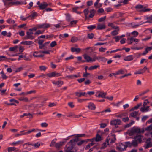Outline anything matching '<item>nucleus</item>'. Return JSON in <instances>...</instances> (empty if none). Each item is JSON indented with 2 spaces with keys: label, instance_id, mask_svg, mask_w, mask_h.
<instances>
[{
  "label": "nucleus",
  "instance_id": "nucleus-1",
  "mask_svg": "<svg viewBox=\"0 0 152 152\" xmlns=\"http://www.w3.org/2000/svg\"><path fill=\"white\" fill-rule=\"evenodd\" d=\"M76 141V139L71 140L67 143L66 145V149L65 150L66 152H74L72 150L74 146V143Z\"/></svg>",
  "mask_w": 152,
  "mask_h": 152
},
{
  "label": "nucleus",
  "instance_id": "nucleus-2",
  "mask_svg": "<svg viewBox=\"0 0 152 152\" xmlns=\"http://www.w3.org/2000/svg\"><path fill=\"white\" fill-rule=\"evenodd\" d=\"M144 130L142 129L141 130V129L138 127H134L132 128L129 133V135L130 136H132L136 134H140V133H144Z\"/></svg>",
  "mask_w": 152,
  "mask_h": 152
},
{
  "label": "nucleus",
  "instance_id": "nucleus-3",
  "mask_svg": "<svg viewBox=\"0 0 152 152\" xmlns=\"http://www.w3.org/2000/svg\"><path fill=\"white\" fill-rule=\"evenodd\" d=\"M22 3H23L24 4H26V1H25L24 2H22L21 1H16L15 2H10L8 3L7 4V7H9L14 5L16 6L19 4H21Z\"/></svg>",
  "mask_w": 152,
  "mask_h": 152
},
{
  "label": "nucleus",
  "instance_id": "nucleus-4",
  "mask_svg": "<svg viewBox=\"0 0 152 152\" xmlns=\"http://www.w3.org/2000/svg\"><path fill=\"white\" fill-rule=\"evenodd\" d=\"M22 3H23L24 4H26V1H25L24 2H22L21 1H16L15 2H10L8 3L7 4V7H9L14 5L16 6L19 4H21Z\"/></svg>",
  "mask_w": 152,
  "mask_h": 152
},
{
  "label": "nucleus",
  "instance_id": "nucleus-5",
  "mask_svg": "<svg viewBox=\"0 0 152 152\" xmlns=\"http://www.w3.org/2000/svg\"><path fill=\"white\" fill-rule=\"evenodd\" d=\"M26 35L24 37V39H33L34 38V37L32 36V35L33 34L32 31H27Z\"/></svg>",
  "mask_w": 152,
  "mask_h": 152
},
{
  "label": "nucleus",
  "instance_id": "nucleus-6",
  "mask_svg": "<svg viewBox=\"0 0 152 152\" xmlns=\"http://www.w3.org/2000/svg\"><path fill=\"white\" fill-rule=\"evenodd\" d=\"M121 122L120 119H116L111 120L110 122V124L113 125H120Z\"/></svg>",
  "mask_w": 152,
  "mask_h": 152
},
{
  "label": "nucleus",
  "instance_id": "nucleus-7",
  "mask_svg": "<svg viewBox=\"0 0 152 152\" xmlns=\"http://www.w3.org/2000/svg\"><path fill=\"white\" fill-rule=\"evenodd\" d=\"M48 6V4L46 2H43L41 3L40 5L38 6L39 9L41 10H43L45 8V9L44 10L45 11L48 12V8H46V7Z\"/></svg>",
  "mask_w": 152,
  "mask_h": 152
},
{
  "label": "nucleus",
  "instance_id": "nucleus-8",
  "mask_svg": "<svg viewBox=\"0 0 152 152\" xmlns=\"http://www.w3.org/2000/svg\"><path fill=\"white\" fill-rule=\"evenodd\" d=\"M143 136L141 135H137L134 137V139L138 143H141L142 142V137Z\"/></svg>",
  "mask_w": 152,
  "mask_h": 152
},
{
  "label": "nucleus",
  "instance_id": "nucleus-9",
  "mask_svg": "<svg viewBox=\"0 0 152 152\" xmlns=\"http://www.w3.org/2000/svg\"><path fill=\"white\" fill-rule=\"evenodd\" d=\"M117 149L120 151H122L126 149V146L125 144L121 143L119 144L118 146L117 147Z\"/></svg>",
  "mask_w": 152,
  "mask_h": 152
},
{
  "label": "nucleus",
  "instance_id": "nucleus-10",
  "mask_svg": "<svg viewBox=\"0 0 152 152\" xmlns=\"http://www.w3.org/2000/svg\"><path fill=\"white\" fill-rule=\"evenodd\" d=\"M39 77L42 78L43 81L46 83L47 82V79L48 78V74H42L39 76Z\"/></svg>",
  "mask_w": 152,
  "mask_h": 152
},
{
  "label": "nucleus",
  "instance_id": "nucleus-11",
  "mask_svg": "<svg viewBox=\"0 0 152 152\" xmlns=\"http://www.w3.org/2000/svg\"><path fill=\"white\" fill-rule=\"evenodd\" d=\"M87 107L88 108L92 110H94L96 108L95 105L93 103L91 102H90L89 103Z\"/></svg>",
  "mask_w": 152,
  "mask_h": 152
},
{
  "label": "nucleus",
  "instance_id": "nucleus-12",
  "mask_svg": "<svg viewBox=\"0 0 152 152\" xmlns=\"http://www.w3.org/2000/svg\"><path fill=\"white\" fill-rule=\"evenodd\" d=\"M63 82L62 81H53V83L56 85L58 87H61L63 84Z\"/></svg>",
  "mask_w": 152,
  "mask_h": 152
},
{
  "label": "nucleus",
  "instance_id": "nucleus-13",
  "mask_svg": "<svg viewBox=\"0 0 152 152\" xmlns=\"http://www.w3.org/2000/svg\"><path fill=\"white\" fill-rule=\"evenodd\" d=\"M106 95V93L103 92H99L98 96L96 95V96L98 97H101L102 98H105V96Z\"/></svg>",
  "mask_w": 152,
  "mask_h": 152
},
{
  "label": "nucleus",
  "instance_id": "nucleus-14",
  "mask_svg": "<svg viewBox=\"0 0 152 152\" xmlns=\"http://www.w3.org/2000/svg\"><path fill=\"white\" fill-rule=\"evenodd\" d=\"M94 139H89V140H90L91 141V142L88 145H87L86 148L85 149L86 150H87L91 146H93L94 144L95 143L93 142V140Z\"/></svg>",
  "mask_w": 152,
  "mask_h": 152
},
{
  "label": "nucleus",
  "instance_id": "nucleus-15",
  "mask_svg": "<svg viewBox=\"0 0 152 152\" xmlns=\"http://www.w3.org/2000/svg\"><path fill=\"white\" fill-rule=\"evenodd\" d=\"M96 11L94 9H92L89 11L90 13L88 17L89 18H92L95 15Z\"/></svg>",
  "mask_w": 152,
  "mask_h": 152
},
{
  "label": "nucleus",
  "instance_id": "nucleus-16",
  "mask_svg": "<svg viewBox=\"0 0 152 152\" xmlns=\"http://www.w3.org/2000/svg\"><path fill=\"white\" fill-rule=\"evenodd\" d=\"M84 59L87 62H91V58L86 54L83 55Z\"/></svg>",
  "mask_w": 152,
  "mask_h": 152
},
{
  "label": "nucleus",
  "instance_id": "nucleus-17",
  "mask_svg": "<svg viewBox=\"0 0 152 152\" xmlns=\"http://www.w3.org/2000/svg\"><path fill=\"white\" fill-rule=\"evenodd\" d=\"M149 106H147L146 107H142L140 109V110L142 112H144L145 111H148L149 110Z\"/></svg>",
  "mask_w": 152,
  "mask_h": 152
},
{
  "label": "nucleus",
  "instance_id": "nucleus-18",
  "mask_svg": "<svg viewBox=\"0 0 152 152\" xmlns=\"http://www.w3.org/2000/svg\"><path fill=\"white\" fill-rule=\"evenodd\" d=\"M105 26L104 24H98L97 25L96 29L97 30H102L105 28Z\"/></svg>",
  "mask_w": 152,
  "mask_h": 152
},
{
  "label": "nucleus",
  "instance_id": "nucleus-19",
  "mask_svg": "<svg viewBox=\"0 0 152 152\" xmlns=\"http://www.w3.org/2000/svg\"><path fill=\"white\" fill-rule=\"evenodd\" d=\"M75 94L76 95L79 97H81L83 96H84L86 94V92H76Z\"/></svg>",
  "mask_w": 152,
  "mask_h": 152
},
{
  "label": "nucleus",
  "instance_id": "nucleus-20",
  "mask_svg": "<svg viewBox=\"0 0 152 152\" xmlns=\"http://www.w3.org/2000/svg\"><path fill=\"white\" fill-rule=\"evenodd\" d=\"M132 55H130L125 57L124 60L125 61H130L132 60L133 59Z\"/></svg>",
  "mask_w": 152,
  "mask_h": 152
},
{
  "label": "nucleus",
  "instance_id": "nucleus-21",
  "mask_svg": "<svg viewBox=\"0 0 152 152\" xmlns=\"http://www.w3.org/2000/svg\"><path fill=\"white\" fill-rule=\"evenodd\" d=\"M37 28H48V24H39L37 25Z\"/></svg>",
  "mask_w": 152,
  "mask_h": 152
},
{
  "label": "nucleus",
  "instance_id": "nucleus-22",
  "mask_svg": "<svg viewBox=\"0 0 152 152\" xmlns=\"http://www.w3.org/2000/svg\"><path fill=\"white\" fill-rule=\"evenodd\" d=\"M71 51L72 52H76L77 53H79L81 51V49L80 48H72L71 49Z\"/></svg>",
  "mask_w": 152,
  "mask_h": 152
},
{
  "label": "nucleus",
  "instance_id": "nucleus-23",
  "mask_svg": "<svg viewBox=\"0 0 152 152\" xmlns=\"http://www.w3.org/2000/svg\"><path fill=\"white\" fill-rule=\"evenodd\" d=\"M89 139H87L86 140H82L80 142H77V145L78 146H81L82 144L84 142H87L89 141Z\"/></svg>",
  "mask_w": 152,
  "mask_h": 152
},
{
  "label": "nucleus",
  "instance_id": "nucleus-24",
  "mask_svg": "<svg viewBox=\"0 0 152 152\" xmlns=\"http://www.w3.org/2000/svg\"><path fill=\"white\" fill-rule=\"evenodd\" d=\"M64 144V142H60L59 143H56L55 144V146L57 148H59Z\"/></svg>",
  "mask_w": 152,
  "mask_h": 152
},
{
  "label": "nucleus",
  "instance_id": "nucleus-25",
  "mask_svg": "<svg viewBox=\"0 0 152 152\" xmlns=\"http://www.w3.org/2000/svg\"><path fill=\"white\" fill-rule=\"evenodd\" d=\"M23 141L19 140L15 142H13L11 144L12 145L15 146L16 145L19 144L20 143L22 144L23 143Z\"/></svg>",
  "mask_w": 152,
  "mask_h": 152
},
{
  "label": "nucleus",
  "instance_id": "nucleus-26",
  "mask_svg": "<svg viewBox=\"0 0 152 152\" xmlns=\"http://www.w3.org/2000/svg\"><path fill=\"white\" fill-rule=\"evenodd\" d=\"M108 26L111 27L112 28L115 29H118V31H119V27L118 26H116L112 23H109L108 24Z\"/></svg>",
  "mask_w": 152,
  "mask_h": 152
},
{
  "label": "nucleus",
  "instance_id": "nucleus-27",
  "mask_svg": "<svg viewBox=\"0 0 152 152\" xmlns=\"http://www.w3.org/2000/svg\"><path fill=\"white\" fill-rule=\"evenodd\" d=\"M94 140H95L96 142H98L101 140V137L100 135L97 134L95 138H94Z\"/></svg>",
  "mask_w": 152,
  "mask_h": 152
},
{
  "label": "nucleus",
  "instance_id": "nucleus-28",
  "mask_svg": "<svg viewBox=\"0 0 152 152\" xmlns=\"http://www.w3.org/2000/svg\"><path fill=\"white\" fill-rule=\"evenodd\" d=\"M134 38L133 37H131L130 38H128L127 39V43L129 44H131L134 42Z\"/></svg>",
  "mask_w": 152,
  "mask_h": 152
},
{
  "label": "nucleus",
  "instance_id": "nucleus-29",
  "mask_svg": "<svg viewBox=\"0 0 152 152\" xmlns=\"http://www.w3.org/2000/svg\"><path fill=\"white\" fill-rule=\"evenodd\" d=\"M99 67V65H95L94 66H91L88 69L90 70H92L93 69H96Z\"/></svg>",
  "mask_w": 152,
  "mask_h": 152
},
{
  "label": "nucleus",
  "instance_id": "nucleus-30",
  "mask_svg": "<svg viewBox=\"0 0 152 152\" xmlns=\"http://www.w3.org/2000/svg\"><path fill=\"white\" fill-rule=\"evenodd\" d=\"M83 12L84 13L85 17H86V18H87V15L89 12L88 9V8L85 9L84 10Z\"/></svg>",
  "mask_w": 152,
  "mask_h": 152
},
{
  "label": "nucleus",
  "instance_id": "nucleus-31",
  "mask_svg": "<svg viewBox=\"0 0 152 152\" xmlns=\"http://www.w3.org/2000/svg\"><path fill=\"white\" fill-rule=\"evenodd\" d=\"M78 40V39L77 37H73L71 38V42L72 43H74L77 42Z\"/></svg>",
  "mask_w": 152,
  "mask_h": 152
},
{
  "label": "nucleus",
  "instance_id": "nucleus-32",
  "mask_svg": "<svg viewBox=\"0 0 152 152\" xmlns=\"http://www.w3.org/2000/svg\"><path fill=\"white\" fill-rule=\"evenodd\" d=\"M16 149V148L15 147H9L8 148V152H12Z\"/></svg>",
  "mask_w": 152,
  "mask_h": 152
},
{
  "label": "nucleus",
  "instance_id": "nucleus-33",
  "mask_svg": "<svg viewBox=\"0 0 152 152\" xmlns=\"http://www.w3.org/2000/svg\"><path fill=\"white\" fill-rule=\"evenodd\" d=\"M6 21L9 24H13L15 23V21L11 18L8 19Z\"/></svg>",
  "mask_w": 152,
  "mask_h": 152
},
{
  "label": "nucleus",
  "instance_id": "nucleus-34",
  "mask_svg": "<svg viewBox=\"0 0 152 152\" xmlns=\"http://www.w3.org/2000/svg\"><path fill=\"white\" fill-rule=\"evenodd\" d=\"M138 143H139L135 140H133L132 142V146L134 147L137 146L138 145Z\"/></svg>",
  "mask_w": 152,
  "mask_h": 152
},
{
  "label": "nucleus",
  "instance_id": "nucleus-35",
  "mask_svg": "<svg viewBox=\"0 0 152 152\" xmlns=\"http://www.w3.org/2000/svg\"><path fill=\"white\" fill-rule=\"evenodd\" d=\"M138 114L137 111H134L130 113V115L132 117H134Z\"/></svg>",
  "mask_w": 152,
  "mask_h": 152
},
{
  "label": "nucleus",
  "instance_id": "nucleus-36",
  "mask_svg": "<svg viewBox=\"0 0 152 152\" xmlns=\"http://www.w3.org/2000/svg\"><path fill=\"white\" fill-rule=\"evenodd\" d=\"M134 121H132L130 123H129L128 124H127L125 125V128H128L130 127L131 126H132L133 124L134 123Z\"/></svg>",
  "mask_w": 152,
  "mask_h": 152
},
{
  "label": "nucleus",
  "instance_id": "nucleus-37",
  "mask_svg": "<svg viewBox=\"0 0 152 152\" xmlns=\"http://www.w3.org/2000/svg\"><path fill=\"white\" fill-rule=\"evenodd\" d=\"M125 145L126 148L127 147H131L132 146V143L130 142H125Z\"/></svg>",
  "mask_w": 152,
  "mask_h": 152
},
{
  "label": "nucleus",
  "instance_id": "nucleus-38",
  "mask_svg": "<svg viewBox=\"0 0 152 152\" xmlns=\"http://www.w3.org/2000/svg\"><path fill=\"white\" fill-rule=\"evenodd\" d=\"M18 46H15L13 47H11L9 49V51H14L16 49L18 48Z\"/></svg>",
  "mask_w": 152,
  "mask_h": 152
},
{
  "label": "nucleus",
  "instance_id": "nucleus-39",
  "mask_svg": "<svg viewBox=\"0 0 152 152\" xmlns=\"http://www.w3.org/2000/svg\"><path fill=\"white\" fill-rule=\"evenodd\" d=\"M44 30H39L37 31L36 32L34 33V34L36 35H39L40 34H42L44 32Z\"/></svg>",
  "mask_w": 152,
  "mask_h": 152
},
{
  "label": "nucleus",
  "instance_id": "nucleus-40",
  "mask_svg": "<svg viewBox=\"0 0 152 152\" xmlns=\"http://www.w3.org/2000/svg\"><path fill=\"white\" fill-rule=\"evenodd\" d=\"M116 29V30H115L113 31L112 32L111 34H112V35L113 36H115L117 35L118 34V31H118V29Z\"/></svg>",
  "mask_w": 152,
  "mask_h": 152
},
{
  "label": "nucleus",
  "instance_id": "nucleus-41",
  "mask_svg": "<svg viewBox=\"0 0 152 152\" xmlns=\"http://www.w3.org/2000/svg\"><path fill=\"white\" fill-rule=\"evenodd\" d=\"M55 76V72H53L52 73L48 74V77H51Z\"/></svg>",
  "mask_w": 152,
  "mask_h": 152
},
{
  "label": "nucleus",
  "instance_id": "nucleus-42",
  "mask_svg": "<svg viewBox=\"0 0 152 152\" xmlns=\"http://www.w3.org/2000/svg\"><path fill=\"white\" fill-rule=\"evenodd\" d=\"M112 136L113 137L114 139H110V143H114L115 142V140H116V138H115V135H114V134L112 135Z\"/></svg>",
  "mask_w": 152,
  "mask_h": 152
},
{
  "label": "nucleus",
  "instance_id": "nucleus-43",
  "mask_svg": "<svg viewBox=\"0 0 152 152\" xmlns=\"http://www.w3.org/2000/svg\"><path fill=\"white\" fill-rule=\"evenodd\" d=\"M147 69H148V68L146 66H145L143 69H140V70L141 74H142L144 73Z\"/></svg>",
  "mask_w": 152,
  "mask_h": 152
},
{
  "label": "nucleus",
  "instance_id": "nucleus-44",
  "mask_svg": "<svg viewBox=\"0 0 152 152\" xmlns=\"http://www.w3.org/2000/svg\"><path fill=\"white\" fill-rule=\"evenodd\" d=\"M40 145V144L38 142H37L34 144H33V146L35 148H39Z\"/></svg>",
  "mask_w": 152,
  "mask_h": 152
},
{
  "label": "nucleus",
  "instance_id": "nucleus-45",
  "mask_svg": "<svg viewBox=\"0 0 152 152\" xmlns=\"http://www.w3.org/2000/svg\"><path fill=\"white\" fill-rule=\"evenodd\" d=\"M48 44V42H46L44 44H42L41 45H39V48L40 49H42L43 48L45 45H46V44Z\"/></svg>",
  "mask_w": 152,
  "mask_h": 152
},
{
  "label": "nucleus",
  "instance_id": "nucleus-46",
  "mask_svg": "<svg viewBox=\"0 0 152 152\" xmlns=\"http://www.w3.org/2000/svg\"><path fill=\"white\" fill-rule=\"evenodd\" d=\"M66 20L68 22L71 20L70 15L69 14H67L66 15Z\"/></svg>",
  "mask_w": 152,
  "mask_h": 152
},
{
  "label": "nucleus",
  "instance_id": "nucleus-47",
  "mask_svg": "<svg viewBox=\"0 0 152 152\" xmlns=\"http://www.w3.org/2000/svg\"><path fill=\"white\" fill-rule=\"evenodd\" d=\"M19 100L20 101H25L26 102H27L28 100V99L27 97L25 98H23L20 97L19 98Z\"/></svg>",
  "mask_w": 152,
  "mask_h": 152
},
{
  "label": "nucleus",
  "instance_id": "nucleus-48",
  "mask_svg": "<svg viewBox=\"0 0 152 152\" xmlns=\"http://www.w3.org/2000/svg\"><path fill=\"white\" fill-rule=\"evenodd\" d=\"M37 14V13L35 12H34L33 13H32L31 15L28 16V17L30 18L31 17V18L34 17L35 16H36V15Z\"/></svg>",
  "mask_w": 152,
  "mask_h": 152
},
{
  "label": "nucleus",
  "instance_id": "nucleus-49",
  "mask_svg": "<svg viewBox=\"0 0 152 152\" xmlns=\"http://www.w3.org/2000/svg\"><path fill=\"white\" fill-rule=\"evenodd\" d=\"M57 44L56 41H54L52 42L50 44V46L51 47H54Z\"/></svg>",
  "mask_w": 152,
  "mask_h": 152
},
{
  "label": "nucleus",
  "instance_id": "nucleus-50",
  "mask_svg": "<svg viewBox=\"0 0 152 152\" xmlns=\"http://www.w3.org/2000/svg\"><path fill=\"white\" fill-rule=\"evenodd\" d=\"M149 102L148 101V99L145 100L143 103V107H145L146 105L148 104L149 103Z\"/></svg>",
  "mask_w": 152,
  "mask_h": 152
},
{
  "label": "nucleus",
  "instance_id": "nucleus-51",
  "mask_svg": "<svg viewBox=\"0 0 152 152\" xmlns=\"http://www.w3.org/2000/svg\"><path fill=\"white\" fill-rule=\"evenodd\" d=\"M94 37V34L93 33L88 34V37L89 39H92Z\"/></svg>",
  "mask_w": 152,
  "mask_h": 152
},
{
  "label": "nucleus",
  "instance_id": "nucleus-52",
  "mask_svg": "<svg viewBox=\"0 0 152 152\" xmlns=\"http://www.w3.org/2000/svg\"><path fill=\"white\" fill-rule=\"evenodd\" d=\"M47 69V67L44 66H39V69L41 71H45Z\"/></svg>",
  "mask_w": 152,
  "mask_h": 152
},
{
  "label": "nucleus",
  "instance_id": "nucleus-53",
  "mask_svg": "<svg viewBox=\"0 0 152 152\" xmlns=\"http://www.w3.org/2000/svg\"><path fill=\"white\" fill-rule=\"evenodd\" d=\"M106 19V16H104L103 17H101V18H99L98 20V21L99 22H102L104 21Z\"/></svg>",
  "mask_w": 152,
  "mask_h": 152
},
{
  "label": "nucleus",
  "instance_id": "nucleus-54",
  "mask_svg": "<svg viewBox=\"0 0 152 152\" xmlns=\"http://www.w3.org/2000/svg\"><path fill=\"white\" fill-rule=\"evenodd\" d=\"M96 27V26L95 25H93L88 26L87 27V28L90 29V30H92L93 29L95 28Z\"/></svg>",
  "mask_w": 152,
  "mask_h": 152
},
{
  "label": "nucleus",
  "instance_id": "nucleus-55",
  "mask_svg": "<svg viewBox=\"0 0 152 152\" xmlns=\"http://www.w3.org/2000/svg\"><path fill=\"white\" fill-rule=\"evenodd\" d=\"M107 145L106 142H104L102 145L101 149H104L107 146Z\"/></svg>",
  "mask_w": 152,
  "mask_h": 152
},
{
  "label": "nucleus",
  "instance_id": "nucleus-56",
  "mask_svg": "<svg viewBox=\"0 0 152 152\" xmlns=\"http://www.w3.org/2000/svg\"><path fill=\"white\" fill-rule=\"evenodd\" d=\"M57 105V104L56 103H49V104L48 105V106L50 107H52L53 106H56Z\"/></svg>",
  "mask_w": 152,
  "mask_h": 152
},
{
  "label": "nucleus",
  "instance_id": "nucleus-57",
  "mask_svg": "<svg viewBox=\"0 0 152 152\" xmlns=\"http://www.w3.org/2000/svg\"><path fill=\"white\" fill-rule=\"evenodd\" d=\"M23 115L25 116H29V117L30 118H32L33 117L32 115L30 113H24L23 114Z\"/></svg>",
  "mask_w": 152,
  "mask_h": 152
},
{
  "label": "nucleus",
  "instance_id": "nucleus-58",
  "mask_svg": "<svg viewBox=\"0 0 152 152\" xmlns=\"http://www.w3.org/2000/svg\"><path fill=\"white\" fill-rule=\"evenodd\" d=\"M129 118L127 117L125 118H123L122 119V120L123 122H126L128 121H129Z\"/></svg>",
  "mask_w": 152,
  "mask_h": 152
},
{
  "label": "nucleus",
  "instance_id": "nucleus-59",
  "mask_svg": "<svg viewBox=\"0 0 152 152\" xmlns=\"http://www.w3.org/2000/svg\"><path fill=\"white\" fill-rule=\"evenodd\" d=\"M125 113H122L120 114L116 115V117L118 118H121L123 116H125Z\"/></svg>",
  "mask_w": 152,
  "mask_h": 152
},
{
  "label": "nucleus",
  "instance_id": "nucleus-60",
  "mask_svg": "<svg viewBox=\"0 0 152 152\" xmlns=\"http://www.w3.org/2000/svg\"><path fill=\"white\" fill-rule=\"evenodd\" d=\"M34 42L32 41H26V45H30L33 44Z\"/></svg>",
  "mask_w": 152,
  "mask_h": 152
},
{
  "label": "nucleus",
  "instance_id": "nucleus-61",
  "mask_svg": "<svg viewBox=\"0 0 152 152\" xmlns=\"http://www.w3.org/2000/svg\"><path fill=\"white\" fill-rule=\"evenodd\" d=\"M124 73V71L122 69H120L117 72V74L118 75L119 74H123Z\"/></svg>",
  "mask_w": 152,
  "mask_h": 152
},
{
  "label": "nucleus",
  "instance_id": "nucleus-62",
  "mask_svg": "<svg viewBox=\"0 0 152 152\" xmlns=\"http://www.w3.org/2000/svg\"><path fill=\"white\" fill-rule=\"evenodd\" d=\"M107 126V124L105 123H102L100 124V127L102 128H104Z\"/></svg>",
  "mask_w": 152,
  "mask_h": 152
},
{
  "label": "nucleus",
  "instance_id": "nucleus-63",
  "mask_svg": "<svg viewBox=\"0 0 152 152\" xmlns=\"http://www.w3.org/2000/svg\"><path fill=\"white\" fill-rule=\"evenodd\" d=\"M114 38L115 39V41L116 42H118L119 40L121 39L120 37L119 36H117L114 37Z\"/></svg>",
  "mask_w": 152,
  "mask_h": 152
},
{
  "label": "nucleus",
  "instance_id": "nucleus-64",
  "mask_svg": "<svg viewBox=\"0 0 152 152\" xmlns=\"http://www.w3.org/2000/svg\"><path fill=\"white\" fill-rule=\"evenodd\" d=\"M132 34L136 37L138 35V33L136 31H134L132 33Z\"/></svg>",
  "mask_w": 152,
  "mask_h": 152
}]
</instances>
